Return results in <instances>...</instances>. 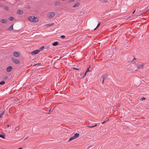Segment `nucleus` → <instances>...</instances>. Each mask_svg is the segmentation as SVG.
<instances>
[{"instance_id": "1", "label": "nucleus", "mask_w": 149, "mask_h": 149, "mask_svg": "<svg viewBox=\"0 0 149 149\" xmlns=\"http://www.w3.org/2000/svg\"><path fill=\"white\" fill-rule=\"evenodd\" d=\"M28 19L31 22H37L39 21L38 17H35L34 16H31L29 17L28 18Z\"/></svg>"}, {"instance_id": "2", "label": "nucleus", "mask_w": 149, "mask_h": 149, "mask_svg": "<svg viewBox=\"0 0 149 149\" xmlns=\"http://www.w3.org/2000/svg\"><path fill=\"white\" fill-rule=\"evenodd\" d=\"M55 13L54 12H50L47 15V17L49 19H51L54 17L55 15Z\"/></svg>"}, {"instance_id": "3", "label": "nucleus", "mask_w": 149, "mask_h": 149, "mask_svg": "<svg viewBox=\"0 0 149 149\" xmlns=\"http://www.w3.org/2000/svg\"><path fill=\"white\" fill-rule=\"evenodd\" d=\"M79 134L78 133H76L73 136L71 137L69 139L68 141L69 142H70L72 140L75 139L79 136Z\"/></svg>"}, {"instance_id": "4", "label": "nucleus", "mask_w": 149, "mask_h": 149, "mask_svg": "<svg viewBox=\"0 0 149 149\" xmlns=\"http://www.w3.org/2000/svg\"><path fill=\"white\" fill-rule=\"evenodd\" d=\"M12 60L15 63L18 64L20 63V61L18 60L15 59L14 58H12Z\"/></svg>"}, {"instance_id": "5", "label": "nucleus", "mask_w": 149, "mask_h": 149, "mask_svg": "<svg viewBox=\"0 0 149 149\" xmlns=\"http://www.w3.org/2000/svg\"><path fill=\"white\" fill-rule=\"evenodd\" d=\"M40 52V50H36L34 51L31 52V53L33 55L36 54Z\"/></svg>"}, {"instance_id": "6", "label": "nucleus", "mask_w": 149, "mask_h": 149, "mask_svg": "<svg viewBox=\"0 0 149 149\" xmlns=\"http://www.w3.org/2000/svg\"><path fill=\"white\" fill-rule=\"evenodd\" d=\"M13 55L15 57H18L19 55V53L18 52H16L14 53Z\"/></svg>"}, {"instance_id": "7", "label": "nucleus", "mask_w": 149, "mask_h": 149, "mask_svg": "<svg viewBox=\"0 0 149 149\" xmlns=\"http://www.w3.org/2000/svg\"><path fill=\"white\" fill-rule=\"evenodd\" d=\"M12 69V67L10 66H8L6 68V70L8 72H10Z\"/></svg>"}, {"instance_id": "8", "label": "nucleus", "mask_w": 149, "mask_h": 149, "mask_svg": "<svg viewBox=\"0 0 149 149\" xmlns=\"http://www.w3.org/2000/svg\"><path fill=\"white\" fill-rule=\"evenodd\" d=\"M4 112L5 111L4 110H1L0 111V118L2 116Z\"/></svg>"}, {"instance_id": "9", "label": "nucleus", "mask_w": 149, "mask_h": 149, "mask_svg": "<svg viewBox=\"0 0 149 149\" xmlns=\"http://www.w3.org/2000/svg\"><path fill=\"white\" fill-rule=\"evenodd\" d=\"M79 3H77L73 6V7L76 8L79 6Z\"/></svg>"}, {"instance_id": "10", "label": "nucleus", "mask_w": 149, "mask_h": 149, "mask_svg": "<svg viewBox=\"0 0 149 149\" xmlns=\"http://www.w3.org/2000/svg\"><path fill=\"white\" fill-rule=\"evenodd\" d=\"M13 29V25H11L9 28H8L7 30L9 31H11Z\"/></svg>"}, {"instance_id": "11", "label": "nucleus", "mask_w": 149, "mask_h": 149, "mask_svg": "<svg viewBox=\"0 0 149 149\" xmlns=\"http://www.w3.org/2000/svg\"><path fill=\"white\" fill-rule=\"evenodd\" d=\"M7 20L5 19H2L1 20L0 22L3 23H5L6 22Z\"/></svg>"}, {"instance_id": "12", "label": "nucleus", "mask_w": 149, "mask_h": 149, "mask_svg": "<svg viewBox=\"0 0 149 149\" xmlns=\"http://www.w3.org/2000/svg\"><path fill=\"white\" fill-rule=\"evenodd\" d=\"M17 13L18 14H22L23 13V12L21 10H19L17 11Z\"/></svg>"}, {"instance_id": "13", "label": "nucleus", "mask_w": 149, "mask_h": 149, "mask_svg": "<svg viewBox=\"0 0 149 149\" xmlns=\"http://www.w3.org/2000/svg\"><path fill=\"white\" fill-rule=\"evenodd\" d=\"M54 24V23H52L51 24H46V26H53Z\"/></svg>"}, {"instance_id": "14", "label": "nucleus", "mask_w": 149, "mask_h": 149, "mask_svg": "<svg viewBox=\"0 0 149 149\" xmlns=\"http://www.w3.org/2000/svg\"><path fill=\"white\" fill-rule=\"evenodd\" d=\"M108 75H105V76H104L103 77V80H104L107 78Z\"/></svg>"}, {"instance_id": "15", "label": "nucleus", "mask_w": 149, "mask_h": 149, "mask_svg": "<svg viewBox=\"0 0 149 149\" xmlns=\"http://www.w3.org/2000/svg\"><path fill=\"white\" fill-rule=\"evenodd\" d=\"M58 44V42H55L53 44V45L54 46H55L56 45H57Z\"/></svg>"}, {"instance_id": "16", "label": "nucleus", "mask_w": 149, "mask_h": 149, "mask_svg": "<svg viewBox=\"0 0 149 149\" xmlns=\"http://www.w3.org/2000/svg\"><path fill=\"white\" fill-rule=\"evenodd\" d=\"M5 82L4 81H2L0 82V85H3Z\"/></svg>"}, {"instance_id": "17", "label": "nucleus", "mask_w": 149, "mask_h": 149, "mask_svg": "<svg viewBox=\"0 0 149 149\" xmlns=\"http://www.w3.org/2000/svg\"><path fill=\"white\" fill-rule=\"evenodd\" d=\"M100 24V23H99L98 24H97L96 27L94 29V30H95L99 26Z\"/></svg>"}, {"instance_id": "18", "label": "nucleus", "mask_w": 149, "mask_h": 149, "mask_svg": "<svg viewBox=\"0 0 149 149\" xmlns=\"http://www.w3.org/2000/svg\"><path fill=\"white\" fill-rule=\"evenodd\" d=\"M13 17H10L9 18V20L10 21H11L13 20Z\"/></svg>"}, {"instance_id": "19", "label": "nucleus", "mask_w": 149, "mask_h": 149, "mask_svg": "<svg viewBox=\"0 0 149 149\" xmlns=\"http://www.w3.org/2000/svg\"><path fill=\"white\" fill-rule=\"evenodd\" d=\"M61 37L62 39H64L65 38V36L64 35H62L61 36Z\"/></svg>"}, {"instance_id": "20", "label": "nucleus", "mask_w": 149, "mask_h": 149, "mask_svg": "<svg viewBox=\"0 0 149 149\" xmlns=\"http://www.w3.org/2000/svg\"><path fill=\"white\" fill-rule=\"evenodd\" d=\"M45 48V47L44 46H42V47H41L40 48V50H43Z\"/></svg>"}, {"instance_id": "21", "label": "nucleus", "mask_w": 149, "mask_h": 149, "mask_svg": "<svg viewBox=\"0 0 149 149\" xmlns=\"http://www.w3.org/2000/svg\"><path fill=\"white\" fill-rule=\"evenodd\" d=\"M75 0H69L68 2L70 3H72Z\"/></svg>"}, {"instance_id": "22", "label": "nucleus", "mask_w": 149, "mask_h": 149, "mask_svg": "<svg viewBox=\"0 0 149 149\" xmlns=\"http://www.w3.org/2000/svg\"><path fill=\"white\" fill-rule=\"evenodd\" d=\"M0 137L3 139L5 138L4 136L1 134H0Z\"/></svg>"}, {"instance_id": "23", "label": "nucleus", "mask_w": 149, "mask_h": 149, "mask_svg": "<svg viewBox=\"0 0 149 149\" xmlns=\"http://www.w3.org/2000/svg\"><path fill=\"white\" fill-rule=\"evenodd\" d=\"M145 99H146V98L144 97H143L141 99V101H143V100H145Z\"/></svg>"}, {"instance_id": "24", "label": "nucleus", "mask_w": 149, "mask_h": 149, "mask_svg": "<svg viewBox=\"0 0 149 149\" xmlns=\"http://www.w3.org/2000/svg\"><path fill=\"white\" fill-rule=\"evenodd\" d=\"M55 5L56 6H57L58 5V2H56L55 3Z\"/></svg>"}, {"instance_id": "25", "label": "nucleus", "mask_w": 149, "mask_h": 149, "mask_svg": "<svg viewBox=\"0 0 149 149\" xmlns=\"http://www.w3.org/2000/svg\"><path fill=\"white\" fill-rule=\"evenodd\" d=\"M97 126V125H95L93 126H91V127H91V128H93V127H96Z\"/></svg>"}, {"instance_id": "26", "label": "nucleus", "mask_w": 149, "mask_h": 149, "mask_svg": "<svg viewBox=\"0 0 149 149\" xmlns=\"http://www.w3.org/2000/svg\"><path fill=\"white\" fill-rule=\"evenodd\" d=\"M143 65H140L139 66V68H142V67L143 66Z\"/></svg>"}, {"instance_id": "27", "label": "nucleus", "mask_w": 149, "mask_h": 149, "mask_svg": "<svg viewBox=\"0 0 149 149\" xmlns=\"http://www.w3.org/2000/svg\"><path fill=\"white\" fill-rule=\"evenodd\" d=\"M89 68H88V69H87V71H86V72L87 73V72H89Z\"/></svg>"}, {"instance_id": "28", "label": "nucleus", "mask_w": 149, "mask_h": 149, "mask_svg": "<svg viewBox=\"0 0 149 149\" xmlns=\"http://www.w3.org/2000/svg\"><path fill=\"white\" fill-rule=\"evenodd\" d=\"M105 122H106L105 121H104V122H102V124H104L105 123Z\"/></svg>"}, {"instance_id": "29", "label": "nucleus", "mask_w": 149, "mask_h": 149, "mask_svg": "<svg viewBox=\"0 0 149 149\" xmlns=\"http://www.w3.org/2000/svg\"><path fill=\"white\" fill-rule=\"evenodd\" d=\"M104 80H103V81L102 82V84H103L104 83Z\"/></svg>"}, {"instance_id": "30", "label": "nucleus", "mask_w": 149, "mask_h": 149, "mask_svg": "<svg viewBox=\"0 0 149 149\" xmlns=\"http://www.w3.org/2000/svg\"><path fill=\"white\" fill-rule=\"evenodd\" d=\"M86 72L85 74H84V75L83 76V77H84L86 76Z\"/></svg>"}, {"instance_id": "31", "label": "nucleus", "mask_w": 149, "mask_h": 149, "mask_svg": "<svg viewBox=\"0 0 149 149\" xmlns=\"http://www.w3.org/2000/svg\"><path fill=\"white\" fill-rule=\"evenodd\" d=\"M74 69H75V70H79V69L78 68H74Z\"/></svg>"}, {"instance_id": "32", "label": "nucleus", "mask_w": 149, "mask_h": 149, "mask_svg": "<svg viewBox=\"0 0 149 149\" xmlns=\"http://www.w3.org/2000/svg\"><path fill=\"white\" fill-rule=\"evenodd\" d=\"M135 10H135L133 11V13H133V14H134V13H135Z\"/></svg>"}, {"instance_id": "33", "label": "nucleus", "mask_w": 149, "mask_h": 149, "mask_svg": "<svg viewBox=\"0 0 149 149\" xmlns=\"http://www.w3.org/2000/svg\"><path fill=\"white\" fill-rule=\"evenodd\" d=\"M16 129L17 130H19V128L18 127H16Z\"/></svg>"}, {"instance_id": "34", "label": "nucleus", "mask_w": 149, "mask_h": 149, "mask_svg": "<svg viewBox=\"0 0 149 149\" xmlns=\"http://www.w3.org/2000/svg\"><path fill=\"white\" fill-rule=\"evenodd\" d=\"M16 129L17 130H19V128L18 127H16Z\"/></svg>"}, {"instance_id": "35", "label": "nucleus", "mask_w": 149, "mask_h": 149, "mask_svg": "<svg viewBox=\"0 0 149 149\" xmlns=\"http://www.w3.org/2000/svg\"><path fill=\"white\" fill-rule=\"evenodd\" d=\"M22 149V148H18V149Z\"/></svg>"}, {"instance_id": "36", "label": "nucleus", "mask_w": 149, "mask_h": 149, "mask_svg": "<svg viewBox=\"0 0 149 149\" xmlns=\"http://www.w3.org/2000/svg\"><path fill=\"white\" fill-rule=\"evenodd\" d=\"M7 126V127H9V125H8Z\"/></svg>"}, {"instance_id": "37", "label": "nucleus", "mask_w": 149, "mask_h": 149, "mask_svg": "<svg viewBox=\"0 0 149 149\" xmlns=\"http://www.w3.org/2000/svg\"><path fill=\"white\" fill-rule=\"evenodd\" d=\"M62 1H65L66 0H61Z\"/></svg>"}]
</instances>
